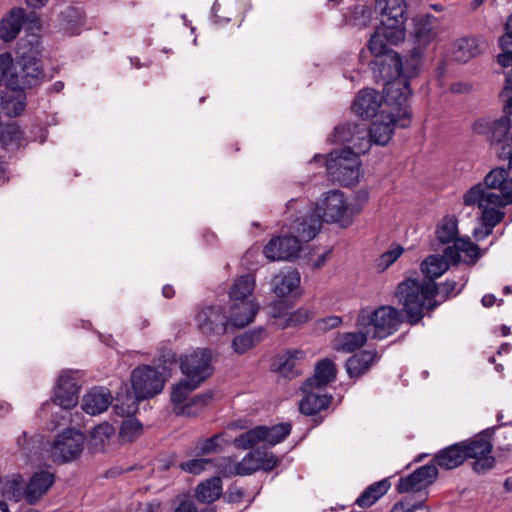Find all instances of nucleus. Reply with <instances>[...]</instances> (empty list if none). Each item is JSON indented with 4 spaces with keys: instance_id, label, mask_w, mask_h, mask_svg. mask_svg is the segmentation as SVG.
<instances>
[{
    "instance_id": "nucleus-1",
    "label": "nucleus",
    "mask_w": 512,
    "mask_h": 512,
    "mask_svg": "<svg viewBox=\"0 0 512 512\" xmlns=\"http://www.w3.org/2000/svg\"><path fill=\"white\" fill-rule=\"evenodd\" d=\"M501 155L509 158L508 168L491 170L483 183L471 187L463 197L466 206L477 205L482 210L483 227L498 225L505 215L501 208L512 204V153L504 148Z\"/></svg>"
},
{
    "instance_id": "nucleus-2",
    "label": "nucleus",
    "mask_w": 512,
    "mask_h": 512,
    "mask_svg": "<svg viewBox=\"0 0 512 512\" xmlns=\"http://www.w3.org/2000/svg\"><path fill=\"white\" fill-rule=\"evenodd\" d=\"M393 45L388 37L373 34L368 49L374 56L370 62L377 83H382L386 105L401 106L408 103L412 90L408 78L403 75V63L400 55L389 48Z\"/></svg>"
},
{
    "instance_id": "nucleus-3",
    "label": "nucleus",
    "mask_w": 512,
    "mask_h": 512,
    "mask_svg": "<svg viewBox=\"0 0 512 512\" xmlns=\"http://www.w3.org/2000/svg\"><path fill=\"white\" fill-rule=\"evenodd\" d=\"M386 121H375L370 127L364 123H346L335 127L333 141L339 144H353L358 152H368L372 144L385 146L390 141L394 128L409 125L411 111L409 104L386 105Z\"/></svg>"
},
{
    "instance_id": "nucleus-4",
    "label": "nucleus",
    "mask_w": 512,
    "mask_h": 512,
    "mask_svg": "<svg viewBox=\"0 0 512 512\" xmlns=\"http://www.w3.org/2000/svg\"><path fill=\"white\" fill-rule=\"evenodd\" d=\"M291 235L272 238L264 247V255L272 260H292L299 256L302 243L312 240L320 231L317 217L297 218L290 226Z\"/></svg>"
},
{
    "instance_id": "nucleus-5",
    "label": "nucleus",
    "mask_w": 512,
    "mask_h": 512,
    "mask_svg": "<svg viewBox=\"0 0 512 512\" xmlns=\"http://www.w3.org/2000/svg\"><path fill=\"white\" fill-rule=\"evenodd\" d=\"M437 283L424 282L414 278H407L397 286L395 297L402 311L406 314L407 322L411 325L419 323L424 309L433 310L439 303L435 300Z\"/></svg>"
},
{
    "instance_id": "nucleus-6",
    "label": "nucleus",
    "mask_w": 512,
    "mask_h": 512,
    "mask_svg": "<svg viewBox=\"0 0 512 512\" xmlns=\"http://www.w3.org/2000/svg\"><path fill=\"white\" fill-rule=\"evenodd\" d=\"M159 372L151 366H140L131 375L132 390L125 388L117 394L113 406L119 416L134 415L138 410V402L150 398L159 392Z\"/></svg>"
},
{
    "instance_id": "nucleus-7",
    "label": "nucleus",
    "mask_w": 512,
    "mask_h": 512,
    "mask_svg": "<svg viewBox=\"0 0 512 512\" xmlns=\"http://www.w3.org/2000/svg\"><path fill=\"white\" fill-rule=\"evenodd\" d=\"M44 79L40 60L22 55L16 60L9 52L0 55V86L25 91L39 85Z\"/></svg>"
},
{
    "instance_id": "nucleus-8",
    "label": "nucleus",
    "mask_w": 512,
    "mask_h": 512,
    "mask_svg": "<svg viewBox=\"0 0 512 512\" xmlns=\"http://www.w3.org/2000/svg\"><path fill=\"white\" fill-rule=\"evenodd\" d=\"M346 145L331 151L325 159V165L333 182L349 187L358 183L361 168L359 156L366 152H358L353 144Z\"/></svg>"
},
{
    "instance_id": "nucleus-9",
    "label": "nucleus",
    "mask_w": 512,
    "mask_h": 512,
    "mask_svg": "<svg viewBox=\"0 0 512 512\" xmlns=\"http://www.w3.org/2000/svg\"><path fill=\"white\" fill-rule=\"evenodd\" d=\"M407 4L405 0H376L375 11L380 14V24L374 34L384 35L392 44L405 39Z\"/></svg>"
},
{
    "instance_id": "nucleus-10",
    "label": "nucleus",
    "mask_w": 512,
    "mask_h": 512,
    "mask_svg": "<svg viewBox=\"0 0 512 512\" xmlns=\"http://www.w3.org/2000/svg\"><path fill=\"white\" fill-rule=\"evenodd\" d=\"M80 372L78 370H63L58 379L54 392V400L45 402L40 409V417H46L48 413H53L60 420L64 415H59L58 411H53L56 406L61 413L63 410H70L78 404L80 389Z\"/></svg>"
},
{
    "instance_id": "nucleus-11",
    "label": "nucleus",
    "mask_w": 512,
    "mask_h": 512,
    "mask_svg": "<svg viewBox=\"0 0 512 512\" xmlns=\"http://www.w3.org/2000/svg\"><path fill=\"white\" fill-rule=\"evenodd\" d=\"M356 213L357 211L347 202L343 192L330 190L316 204L315 213L304 217H317L320 227L323 222H328L338 223L342 228H347L352 224Z\"/></svg>"
},
{
    "instance_id": "nucleus-12",
    "label": "nucleus",
    "mask_w": 512,
    "mask_h": 512,
    "mask_svg": "<svg viewBox=\"0 0 512 512\" xmlns=\"http://www.w3.org/2000/svg\"><path fill=\"white\" fill-rule=\"evenodd\" d=\"M402 322V314L398 309L384 305L374 311L361 309L356 319V326L367 330L373 327L372 338L384 339L395 333Z\"/></svg>"
},
{
    "instance_id": "nucleus-13",
    "label": "nucleus",
    "mask_w": 512,
    "mask_h": 512,
    "mask_svg": "<svg viewBox=\"0 0 512 512\" xmlns=\"http://www.w3.org/2000/svg\"><path fill=\"white\" fill-rule=\"evenodd\" d=\"M494 432V427L486 428L474 437L460 442L465 460H473L472 469L477 474H486L496 465V459L492 455L493 444L491 442Z\"/></svg>"
},
{
    "instance_id": "nucleus-14",
    "label": "nucleus",
    "mask_w": 512,
    "mask_h": 512,
    "mask_svg": "<svg viewBox=\"0 0 512 512\" xmlns=\"http://www.w3.org/2000/svg\"><path fill=\"white\" fill-rule=\"evenodd\" d=\"M85 434L68 428L58 434L51 445V457L55 463H67L80 456L85 444Z\"/></svg>"
},
{
    "instance_id": "nucleus-15",
    "label": "nucleus",
    "mask_w": 512,
    "mask_h": 512,
    "mask_svg": "<svg viewBox=\"0 0 512 512\" xmlns=\"http://www.w3.org/2000/svg\"><path fill=\"white\" fill-rule=\"evenodd\" d=\"M199 331L207 336L225 334L230 326L228 314L220 305H209L200 309L195 317Z\"/></svg>"
},
{
    "instance_id": "nucleus-16",
    "label": "nucleus",
    "mask_w": 512,
    "mask_h": 512,
    "mask_svg": "<svg viewBox=\"0 0 512 512\" xmlns=\"http://www.w3.org/2000/svg\"><path fill=\"white\" fill-rule=\"evenodd\" d=\"M182 373L190 381L193 387H199L212 374L211 351L208 349L197 350L181 359Z\"/></svg>"
},
{
    "instance_id": "nucleus-17",
    "label": "nucleus",
    "mask_w": 512,
    "mask_h": 512,
    "mask_svg": "<svg viewBox=\"0 0 512 512\" xmlns=\"http://www.w3.org/2000/svg\"><path fill=\"white\" fill-rule=\"evenodd\" d=\"M25 23L27 30H40L41 23L37 15L31 14L25 19V10L20 7H14L1 20L0 38L5 42L14 40Z\"/></svg>"
},
{
    "instance_id": "nucleus-18",
    "label": "nucleus",
    "mask_w": 512,
    "mask_h": 512,
    "mask_svg": "<svg viewBox=\"0 0 512 512\" xmlns=\"http://www.w3.org/2000/svg\"><path fill=\"white\" fill-rule=\"evenodd\" d=\"M301 390L304 396L299 403L300 412L306 416H313V421L316 425L322 423L323 417L318 414L330 406L333 400L332 395L322 393L321 388L314 386L307 390L304 383L301 386Z\"/></svg>"
},
{
    "instance_id": "nucleus-19",
    "label": "nucleus",
    "mask_w": 512,
    "mask_h": 512,
    "mask_svg": "<svg viewBox=\"0 0 512 512\" xmlns=\"http://www.w3.org/2000/svg\"><path fill=\"white\" fill-rule=\"evenodd\" d=\"M438 477L435 464H426L416 469L406 477H401L397 483L399 493L421 492L426 490Z\"/></svg>"
},
{
    "instance_id": "nucleus-20",
    "label": "nucleus",
    "mask_w": 512,
    "mask_h": 512,
    "mask_svg": "<svg viewBox=\"0 0 512 512\" xmlns=\"http://www.w3.org/2000/svg\"><path fill=\"white\" fill-rule=\"evenodd\" d=\"M383 102H385V94L381 95L374 89H363L358 92L353 101L352 110L362 119H369L377 114Z\"/></svg>"
},
{
    "instance_id": "nucleus-21",
    "label": "nucleus",
    "mask_w": 512,
    "mask_h": 512,
    "mask_svg": "<svg viewBox=\"0 0 512 512\" xmlns=\"http://www.w3.org/2000/svg\"><path fill=\"white\" fill-rule=\"evenodd\" d=\"M259 309L255 299L230 301L228 318L231 328H243L250 324Z\"/></svg>"
},
{
    "instance_id": "nucleus-22",
    "label": "nucleus",
    "mask_w": 512,
    "mask_h": 512,
    "mask_svg": "<svg viewBox=\"0 0 512 512\" xmlns=\"http://www.w3.org/2000/svg\"><path fill=\"white\" fill-rule=\"evenodd\" d=\"M54 481L55 476L49 471L35 472L25 487L24 498L29 504H34L47 493Z\"/></svg>"
},
{
    "instance_id": "nucleus-23",
    "label": "nucleus",
    "mask_w": 512,
    "mask_h": 512,
    "mask_svg": "<svg viewBox=\"0 0 512 512\" xmlns=\"http://www.w3.org/2000/svg\"><path fill=\"white\" fill-rule=\"evenodd\" d=\"M113 396L105 387H94L87 392L82 401V409L89 415H98L112 404Z\"/></svg>"
},
{
    "instance_id": "nucleus-24",
    "label": "nucleus",
    "mask_w": 512,
    "mask_h": 512,
    "mask_svg": "<svg viewBox=\"0 0 512 512\" xmlns=\"http://www.w3.org/2000/svg\"><path fill=\"white\" fill-rule=\"evenodd\" d=\"M465 454L462 449L461 443H454L440 451L433 457L432 464L445 470H452L465 462Z\"/></svg>"
},
{
    "instance_id": "nucleus-25",
    "label": "nucleus",
    "mask_w": 512,
    "mask_h": 512,
    "mask_svg": "<svg viewBox=\"0 0 512 512\" xmlns=\"http://www.w3.org/2000/svg\"><path fill=\"white\" fill-rule=\"evenodd\" d=\"M336 373V365L331 359L325 358L320 360L316 364L314 375L305 380V389L309 390L312 386L321 389L325 388L335 380Z\"/></svg>"
},
{
    "instance_id": "nucleus-26",
    "label": "nucleus",
    "mask_w": 512,
    "mask_h": 512,
    "mask_svg": "<svg viewBox=\"0 0 512 512\" xmlns=\"http://www.w3.org/2000/svg\"><path fill=\"white\" fill-rule=\"evenodd\" d=\"M357 332L339 333L333 347L336 351L344 353H353L365 345L368 339V330L359 328Z\"/></svg>"
},
{
    "instance_id": "nucleus-27",
    "label": "nucleus",
    "mask_w": 512,
    "mask_h": 512,
    "mask_svg": "<svg viewBox=\"0 0 512 512\" xmlns=\"http://www.w3.org/2000/svg\"><path fill=\"white\" fill-rule=\"evenodd\" d=\"M378 359L379 355L375 350L360 351L348 358L346 371L351 378L359 377L366 373Z\"/></svg>"
},
{
    "instance_id": "nucleus-28",
    "label": "nucleus",
    "mask_w": 512,
    "mask_h": 512,
    "mask_svg": "<svg viewBox=\"0 0 512 512\" xmlns=\"http://www.w3.org/2000/svg\"><path fill=\"white\" fill-rule=\"evenodd\" d=\"M437 19L433 15L426 14L414 20V38L419 46H425L436 36Z\"/></svg>"
},
{
    "instance_id": "nucleus-29",
    "label": "nucleus",
    "mask_w": 512,
    "mask_h": 512,
    "mask_svg": "<svg viewBox=\"0 0 512 512\" xmlns=\"http://www.w3.org/2000/svg\"><path fill=\"white\" fill-rule=\"evenodd\" d=\"M26 94L20 88H7L1 96V107L9 117L19 116L25 108Z\"/></svg>"
},
{
    "instance_id": "nucleus-30",
    "label": "nucleus",
    "mask_w": 512,
    "mask_h": 512,
    "mask_svg": "<svg viewBox=\"0 0 512 512\" xmlns=\"http://www.w3.org/2000/svg\"><path fill=\"white\" fill-rule=\"evenodd\" d=\"M304 355L305 353L301 350L287 351L277 358L276 371L288 379L297 377L301 373L298 367V361L303 359Z\"/></svg>"
},
{
    "instance_id": "nucleus-31",
    "label": "nucleus",
    "mask_w": 512,
    "mask_h": 512,
    "mask_svg": "<svg viewBox=\"0 0 512 512\" xmlns=\"http://www.w3.org/2000/svg\"><path fill=\"white\" fill-rule=\"evenodd\" d=\"M84 26V14L80 8L68 7L60 16V28L69 36L81 33Z\"/></svg>"
},
{
    "instance_id": "nucleus-32",
    "label": "nucleus",
    "mask_w": 512,
    "mask_h": 512,
    "mask_svg": "<svg viewBox=\"0 0 512 512\" xmlns=\"http://www.w3.org/2000/svg\"><path fill=\"white\" fill-rule=\"evenodd\" d=\"M300 285V274L296 270H289L275 275L272 280L273 292L278 297L289 295Z\"/></svg>"
},
{
    "instance_id": "nucleus-33",
    "label": "nucleus",
    "mask_w": 512,
    "mask_h": 512,
    "mask_svg": "<svg viewBox=\"0 0 512 512\" xmlns=\"http://www.w3.org/2000/svg\"><path fill=\"white\" fill-rule=\"evenodd\" d=\"M481 51L479 40L475 37H464L455 41L453 45V58L462 63H466L471 58L477 56Z\"/></svg>"
},
{
    "instance_id": "nucleus-34",
    "label": "nucleus",
    "mask_w": 512,
    "mask_h": 512,
    "mask_svg": "<svg viewBox=\"0 0 512 512\" xmlns=\"http://www.w3.org/2000/svg\"><path fill=\"white\" fill-rule=\"evenodd\" d=\"M255 288V278L251 274L238 277L229 291V301L252 300Z\"/></svg>"
},
{
    "instance_id": "nucleus-35",
    "label": "nucleus",
    "mask_w": 512,
    "mask_h": 512,
    "mask_svg": "<svg viewBox=\"0 0 512 512\" xmlns=\"http://www.w3.org/2000/svg\"><path fill=\"white\" fill-rule=\"evenodd\" d=\"M448 269L449 262L439 254L430 255L421 263V271L428 279L427 282H435V279L443 275Z\"/></svg>"
},
{
    "instance_id": "nucleus-36",
    "label": "nucleus",
    "mask_w": 512,
    "mask_h": 512,
    "mask_svg": "<svg viewBox=\"0 0 512 512\" xmlns=\"http://www.w3.org/2000/svg\"><path fill=\"white\" fill-rule=\"evenodd\" d=\"M390 483L387 479H382L369 485L356 499L355 503L359 507L368 508L378 499L387 493Z\"/></svg>"
},
{
    "instance_id": "nucleus-37",
    "label": "nucleus",
    "mask_w": 512,
    "mask_h": 512,
    "mask_svg": "<svg viewBox=\"0 0 512 512\" xmlns=\"http://www.w3.org/2000/svg\"><path fill=\"white\" fill-rule=\"evenodd\" d=\"M222 494V481L219 477H212L201 482L196 488V498L202 503H213Z\"/></svg>"
},
{
    "instance_id": "nucleus-38",
    "label": "nucleus",
    "mask_w": 512,
    "mask_h": 512,
    "mask_svg": "<svg viewBox=\"0 0 512 512\" xmlns=\"http://www.w3.org/2000/svg\"><path fill=\"white\" fill-rule=\"evenodd\" d=\"M0 143L7 150L18 149L27 142L23 138V133L15 123L0 127Z\"/></svg>"
},
{
    "instance_id": "nucleus-39",
    "label": "nucleus",
    "mask_w": 512,
    "mask_h": 512,
    "mask_svg": "<svg viewBox=\"0 0 512 512\" xmlns=\"http://www.w3.org/2000/svg\"><path fill=\"white\" fill-rule=\"evenodd\" d=\"M262 429V442L269 446H275L284 441L291 433L292 425L290 423H279L273 426L260 425Z\"/></svg>"
},
{
    "instance_id": "nucleus-40",
    "label": "nucleus",
    "mask_w": 512,
    "mask_h": 512,
    "mask_svg": "<svg viewBox=\"0 0 512 512\" xmlns=\"http://www.w3.org/2000/svg\"><path fill=\"white\" fill-rule=\"evenodd\" d=\"M468 282V276L462 274L458 277L448 278L440 285L437 284V294L442 301L457 296Z\"/></svg>"
},
{
    "instance_id": "nucleus-41",
    "label": "nucleus",
    "mask_w": 512,
    "mask_h": 512,
    "mask_svg": "<svg viewBox=\"0 0 512 512\" xmlns=\"http://www.w3.org/2000/svg\"><path fill=\"white\" fill-rule=\"evenodd\" d=\"M458 220L455 216H445L438 224L436 238L442 244H448L458 237Z\"/></svg>"
},
{
    "instance_id": "nucleus-42",
    "label": "nucleus",
    "mask_w": 512,
    "mask_h": 512,
    "mask_svg": "<svg viewBox=\"0 0 512 512\" xmlns=\"http://www.w3.org/2000/svg\"><path fill=\"white\" fill-rule=\"evenodd\" d=\"M1 493L4 497L19 501L24 497L23 479L20 475H13L11 478H7L4 481L0 480Z\"/></svg>"
},
{
    "instance_id": "nucleus-43",
    "label": "nucleus",
    "mask_w": 512,
    "mask_h": 512,
    "mask_svg": "<svg viewBox=\"0 0 512 512\" xmlns=\"http://www.w3.org/2000/svg\"><path fill=\"white\" fill-rule=\"evenodd\" d=\"M213 397L212 391H207L205 393L196 395L193 397L188 403L183 405L177 414L187 415V416H197L204 407L211 401Z\"/></svg>"
},
{
    "instance_id": "nucleus-44",
    "label": "nucleus",
    "mask_w": 512,
    "mask_h": 512,
    "mask_svg": "<svg viewBox=\"0 0 512 512\" xmlns=\"http://www.w3.org/2000/svg\"><path fill=\"white\" fill-rule=\"evenodd\" d=\"M261 341V331H246L232 341L235 352L243 354Z\"/></svg>"
},
{
    "instance_id": "nucleus-45",
    "label": "nucleus",
    "mask_w": 512,
    "mask_h": 512,
    "mask_svg": "<svg viewBox=\"0 0 512 512\" xmlns=\"http://www.w3.org/2000/svg\"><path fill=\"white\" fill-rule=\"evenodd\" d=\"M260 426L254 427L246 432L241 433L233 440V445L237 449H250L262 442L263 434Z\"/></svg>"
},
{
    "instance_id": "nucleus-46",
    "label": "nucleus",
    "mask_w": 512,
    "mask_h": 512,
    "mask_svg": "<svg viewBox=\"0 0 512 512\" xmlns=\"http://www.w3.org/2000/svg\"><path fill=\"white\" fill-rule=\"evenodd\" d=\"M259 456L260 450L258 449L249 452L240 462H237V466H233L234 472H237L238 475L244 476L251 475L260 470Z\"/></svg>"
},
{
    "instance_id": "nucleus-47",
    "label": "nucleus",
    "mask_w": 512,
    "mask_h": 512,
    "mask_svg": "<svg viewBox=\"0 0 512 512\" xmlns=\"http://www.w3.org/2000/svg\"><path fill=\"white\" fill-rule=\"evenodd\" d=\"M192 385L193 381L185 378L174 386L171 392L172 403L175 405L182 404L186 400L187 396L197 388Z\"/></svg>"
},
{
    "instance_id": "nucleus-48",
    "label": "nucleus",
    "mask_w": 512,
    "mask_h": 512,
    "mask_svg": "<svg viewBox=\"0 0 512 512\" xmlns=\"http://www.w3.org/2000/svg\"><path fill=\"white\" fill-rule=\"evenodd\" d=\"M130 416L131 415L127 416L128 418L122 422L120 427V437L122 440L127 442H130L137 437L142 429L141 423Z\"/></svg>"
},
{
    "instance_id": "nucleus-49",
    "label": "nucleus",
    "mask_w": 512,
    "mask_h": 512,
    "mask_svg": "<svg viewBox=\"0 0 512 512\" xmlns=\"http://www.w3.org/2000/svg\"><path fill=\"white\" fill-rule=\"evenodd\" d=\"M221 437V434H215L210 438L199 441L195 447L196 454L203 456L217 452Z\"/></svg>"
},
{
    "instance_id": "nucleus-50",
    "label": "nucleus",
    "mask_w": 512,
    "mask_h": 512,
    "mask_svg": "<svg viewBox=\"0 0 512 512\" xmlns=\"http://www.w3.org/2000/svg\"><path fill=\"white\" fill-rule=\"evenodd\" d=\"M417 510L430 512L429 507L424 504V500L412 503L408 497H405L403 500L395 503L390 512H415Z\"/></svg>"
},
{
    "instance_id": "nucleus-51",
    "label": "nucleus",
    "mask_w": 512,
    "mask_h": 512,
    "mask_svg": "<svg viewBox=\"0 0 512 512\" xmlns=\"http://www.w3.org/2000/svg\"><path fill=\"white\" fill-rule=\"evenodd\" d=\"M311 318L310 312L305 308L290 313L281 324L283 328L294 327L307 322Z\"/></svg>"
},
{
    "instance_id": "nucleus-52",
    "label": "nucleus",
    "mask_w": 512,
    "mask_h": 512,
    "mask_svg": "<svg viewBox=\"0 0 512 512\" xmlns=\"http://www.w3.org/2000/svg\"><path fill=\"white\" fill-rule=\"evenodd\" d=\"M211 463H212V461L210 459L197 458V459H191L186 462H182V463H180L179 467L185 472H188V473L194 474V475H198L206 469L207 465H209Z\"/></svg>"
},
{
    "instance_id": "nucleus-53",
    "label": "nucleus",
    "mask_w": 512,
    "mask_h": 512,
    "mask_svg": "<svg viewBox=\"0 0 512 512\" xmlns=\"http://www.w3.org/2000/svg\"><path fill=\"white\" fill-rule=\"evenodd\" d=\"M403 253V248L401 246H396L395 248L384 252L377 260V267L381 270L387 269L391 266Z\"/></svg>"
},
{
    "instance_id": "nucleus-54",
    "label": "nucleus",
    "mask_w": 512,
    "mask_h": 512,
    "mask_svg": "<svg viewBox=\"0 0 512 512\" xmlns=\"http://www.w3.org/2000/svg\"><path fill=\"white\" fill-rule=\"evenodd\" d=\"M460 244V250L463 252L467 257H469L472 261V263H475L478 258H480L481 253L479 247L472 243L469 239L461 238L459 239Z\"/></svg>"
},
{
    "instance_id": "nucleus-55",
    "label": "nucleus",
    "mask_w": 512,
    "mask_h": 512,
    "mask_svg": "<svg viewBox=\"0 0 512 512\" xmlns=\"http://www.w3.org/2000/svg\"><path fill=\"white\" fill-rule=\"evenodd\" d=\"M278 462L279 459L273 453L260 450V470L271 471L277 466Z\"/></svg>"
},
{
    "instance_id": "nucleus-56",
    "label": "nucleus",
    "mask_w": 512,
    "mask_h": 512,
    "mask_svg": "<svg viewBox=\"0 0 512 512\" xmlns=\"http://www.w3.org/2000/svg\"><path fill=\"white\" fill-rule=\"evenodd\" d=\"M233 466H237V463L230 457H222L217 463L219 473L224 477L238 475L237 472H234Z\"/></svg>"
},
{
    "instance_id": "nucleus-57",
    "label": "nucleus",
    "mask_w": 512,
    "mask_h": 512,
    "mask_svg": "<svg viewBox=\"0 0 512 512\" xmlns=\"http://www.w3.org/2000/svg\"><path fill=\"white\" fill-rule=\"evenodd\" d=\"M35 443L36 441L33 438H27L25 432L17 439V446L26 457H30L34 453Z\"/></svg>"
},
{
    "instance_id": "nucleus-58",
    "label": "nucleus",
    "mask_w": 512,
    "mask_h": 512,
    "mask_svg": "<svg viewBox=\"0 0 512 512\" xmlns=\"http://www.w3.org/2000/svg\"><path fill=\"white\" fill-rule=\"evenodd\" d=\"M341 323V317L333 315L317 320L316 326L319 331L326 332L330 329L337 328Z\"/></svg>"
},
{
    "instance_id": "nucleus-59",
    "label": "nucleus",
    "mask_w": 512,
    "mask_h": 512,
    "mask_svg": "<svg viewBox=\"0 0 512 512\" xmlns=\"http://www.w3.org/2000/svg\"><path fill=\"white\" fill-rule=\"evenodd\" d=\"M452 245L448 246L444 249V253L442 256L445 257V259L450 261L453 264H457L460 261V244L459 239H456L455 241H452Z\"/></svg>"
},
{
    "instance_id": "nucleus-60",
    "label": "nucleus",
    "mask_w": 512,
    "mask_h": 512,
    "mask_svg": "<svg viewBox=\"0 0 512 512\" xmlns=\"http://www.w3.org/2000/svg\"><path fill=\"white\" fill-rule=\"evenodd\" d=\"M174 512H197V508L190 500H183L176 507Z\"/></svg>"
},
{
    "instance_id": "nucleus-61",
    "label": "nucleus",
    "mask_w": 512,
    "mask_h": 512,
    "mask_svg": "<svg viewBox=\"0 0 512 512\" xmlns=\"http://www.w3.org/2000/svg\"><path fill=\"white\" fill-rule=\"evenodd\" d=\"M493 232V228L490 227H483L479 229H474L473 235L476 238L477 241H481L491 235Z\"/></svg>"
},
{
    "instance_id": "nucleus-62",
    "label": "nucleus",
    "mask_w": 512,
    "mask_h": 512,
    "mask_svg": "<svg viewBox=\"0 0 512 512\" xmlns=\"http://www.w3.org/2000/svg\"><path fill=\"white\" fill-rule=\"evenodd\" d=\"M112 433H113V428H112V426H110L108 424L100 425V426L96 427L94 430L95 437L99 436V435H105L106 437H109Z\"/></svg>"
},
{
    "instance_id": "nucleus-63",
    "label": "nucleus",
    "mask_w": 512,
    "mask_h": 512,
    "mask_svg": "<svg viewBox=\"0 0 512 512\" xmlns=\"http://www.w3.org/2000/svg\"><path fill=\"white\" fill-rule=\"evenodd\" d=\"M496 302V297L493 294H486L482 297L481 303L484 307H492Z\"/></svg>"
},
{
    "instance_id": "nucleus-64",
    "label": "nucleus",
    "mask_w": 512,
    "mask_h": 512,
    "mask_svg": "<svg viewBox=\"0 0 512 512\" xmlns=\"http://www.w3.org/2000/svg\"><path fill=\"white\" fill-rule=\"evenodd\" d=\"M203 240L209 245H214L217 242V236L215 233L207 231L203 234Z\"/></svg>"
}]
</instances>
